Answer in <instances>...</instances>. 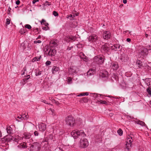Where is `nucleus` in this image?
<instances>
[{"label": "nucleus", "mask_w": 151, "mask_h": 151, "mask_svg": "<svg viewBox=\"0 0 151 151\" xmlns=\"http://www.w3.org/2000/svg\"><path fill=\"white\" fill-rule=\"evenodd\" d=\"M71 134L74 139L79 138L81 137H84L86 136L83 130L73 131L71 133Z\"/></svg>", "instance_id": "nucleus-1"}, {"label": "nucleus", "mask_w": 151, "mask_h": 151, "mask_svg": "<svg viewBox=\"0 0 151 151\" xmlns=\"http://www.w3.org/2000/svg\"><path fill=\"white\" fill-rule=\"evenodd\" d=\"M104 57L103 56H97L94 57L93 61L98 65H102L104 62Z\"/></svg>", "instance_id": "nucleus-2"}, {"label": "nucleus", "mask_w": 151, "mask_h": 151, "mask_svg": "<svg viewBox=\"0 0 151 151\" xmlns=\"http://www.w3.org/2000/svg\"><path fill=\"white\" fill-rule=\"evenodd\" d=\"M66 124L70 127L73 126L75 123V120L73 117L70 116H68L65 119Z\"/></svg>", "instance_id": "nucleus-3"}, {"label": "nucleus", "mask_w": 151, "mask_h": 151, "mask_svg": "<svg viewBox=\"0 0 151 151\" xmlns=\"http://www.w3.org/2000/svg\"><path fill=\"white\" fill-rule=\"evenodd\" d=\"M29 145H30L29 148L30 151H38L40 149L39 144L37 142L33 143V144H30Z\"/></svg>", "instance_id": "nucleus-4"}, {"label": "nucleus", "mask_w": 151, "mask_h": 151, "mask_svg": "<svg viewBox=\"0 0 151 151\" xmlns=\"http://www.w3.org/2000/svg\"><path fill=\"white\" fill-rule=\"evenodd\" d=\"M88 142L87 139H82V138H81L80 142V146L81 147L86 148L88 146Z\"/></svg>", "instance_id": "nucleus-5"}, {"label": "nucleus", "mask_w": 151, "mask_h": 151, "mask_svg": "<svg viewBox=\"0 0 151 151\" xmlns=\"http://www.w3.org/2000/svg\"><path fill=\"white\" fill-rule=\"evenodd\" d=\"M100 76L104 81L106 80L108 77V73L105 70H102L99 74Z\"/></svg>", "instance_id": "nucleus-6"}, {"label": "nucleus", "mask_w": 151, "mask_h": 151, "mask_svg": "<svg viewBox=\"0 0 151 151\" xmlns=\"http://www.w3.org/2000/svg\"><path fill=\"white\" fill-rule=\"evenodd\" d=\"M88 38L89 41L91 42H95L98 40L97 36L95 34H92L89 36Z\"/></svg>", "instance_id": "nucleus-7"}, {"label": "nucleus", "mask_w": 151, "mask_h": 151, "mask_svg": "<svg viewBox=\"0 0 151 151\" xmlns=\"http://www.w3.org/2000/svg\"><path fill=\"white\" fill-rule=\"evenodd\" d=\"M133 141L132 139H127V143L126 144V147L128 150H129L131 147V143Z\"/></svg>", "instance_id": "nucleus-8"}, {"label": "nucleus", "mask_w": 151, "mask_h": 151, "mask_svg": "<svg viewBox=\"0 0 151 151\" xmlns=\"http://www.w3.org/2000/svg\"><path fill=\"white\" fill-rule=\"evenodd\" d=\"M103 36L104 39L107 40L110 38L111 33L109 31H105L103 33Z\"/></svg>", "instance_id": "nucleus-9"}, {"label": "nucleus", "mask_w": 151, "mask_h": 151, "mask_svg": "<svg viewBox=\"0 0 151 151\" xmlns=\"http://www.w3.org/2000/svg\"><path fill=\"white\" fill-rule=\"evenodd\" d=\"M64 39L65 41L68 42L72 40L74 41L76 39V38L74 36H68L65 37Z\"/></svg>", "instance_id": "nucleus-10"}, {"label": "nucleus", "mask_w": 151, "mask_h": 151, "mask_svg": "<svg viewBox=\"0 0 151 151\" xmlns=\"http://www.w3.org/2000/svg\"><path fill=\"white\" fill-rule=\"evenodd\" d=\"M101 50L104 52H106L109 50V47H108L107 44H105L102 46L101 47Z\"/></svg>", "instance_id": "nucleus-11"}, {"label": "nucleus", "mask_w": 151, "mask_h": 151, "mask_svg": "<svg viewBox=\"0 0 151 151\" xmlns=\"http://www.w3.org/2000/svg\"><path fill=\"white\" fill-rule=\"evenodd\" d=\"M56 53V50L54 49L51 48L48 52V55L51 57L54 56Z\"/></svg>", "instance_id": "nucleus-12"}, {"label": "nucleus", "mask_w": 151, "mask_h": 151, "mask_svg": "<svg viewBox=\"0 0 151 151\" xmlns=\"http://www.w3.org/2000/svg\"><path fill=\"white\" fill-rule=\"evenodd\" d=\"M46 125L44 123H42L40 124L39 125V128L40 131H44L46 129Z\"/></svg>", "instance_id": "nucleus-13"}, {"label": "nucleus", "mask_w": 151, "mask_h": 151, "mask_svg": "<svg viewBox=\"0 0 151 151\" xmlns=\"http://www.w3.org/2000/svg\"><path fill=\"white\" fill-rule=\"evenodd\" d=\"M111 68L114 70H116L119 68V65L117 62L112 63L111 64Z\"/></svg>", "instance_id": "nucleus-14"}, {"label": "nucleus", "mask_w": 151, "mask_h": 151, "mask_svg": "<svg viewBox=\"0 0 151 151\" xmlns=\"http://www.w3.org/2000/svg\"><path fill=\"white\" fill-rule=\"evenodd\" d=\"M49 45L50 47H55L57 46L58 44L56 40H51L50 42Z\"/></svg>", "instance_id": "nucleus-15"}, {"label": "nucleus", "mask_w": 151, "mask_h": 151, "mask_svg": "<svg viewBox=\"0 0 151 151\" xmlns=\"http://www.w3.org/2000/svg\"><path fill=\"white\" fill-rule=\"evenodd\" d=\"M4 140L6 141L10 142L13 139V137L10 135H8L4 137L3 138Z\"/></svg>", "instance_id": "nucleus-16"}, {"label": "nucleus", "mask_w": 151, "mask_h": 151, "mask_svg": "<svg viewBox=\"0 0 151 151\" xmlns=\"http://www.w3.org/2000/svg\"><path fill=\"white\" fill-rule=\"evenodd\" d=\"M121 59L124 62H126L128 59L127 56L125 54H123L121 56Z\"/></svg>", "instance_id": "nucleus-17"}, {"label": "nucleus", "mask_w": 151, "mask_h": 151, "mask_svg": "<svg viewBox=\"0 0 151 151\" xmlns=\"http://www.w3.org/2000/svg\"><path fill=\"white\" fill-rule=\"evenodd\" d=\"M120 46V45L119 44H115L111 47V49L112 50H114L115 51H116L117 50V48L119 49Z\"/></svg>", "instance_id": "nucleus-18"}, {"label": "nucleus", "mask_w": 151, "mask_h": 151, "mask_svg": "<svg viewBox=\"0 0 151 151\" xmlns=\"http://www.w3.org/2000/svg\"><path fill=\"white\" fill-rule=\"evenodd\" d=\"M79 55L83 59L84 61H86L87 60L88 58L85 55L83 52H80L79 53Z\"/></svg>", "instance_id": "nucleus-19"}, {"label": "nucleus", "mask_w": 151, "mask_h": 151, "mask_svg": "<svg viewBox=\"0 0 151 151\" xmlns=\"http://www.w3.org/2000/svg\"><path fill=\"white\" fill-rule=\"evenodd\" d=\"M145 82L147 86L151 87V78H147L145 79Z\"/></svg>", "instance_id": "nucleus-20"}, {"label": "nucleus", "mask_w": 151, "mask_h": 151, "mask_svg": "<svg viewBox=\"0 0 151 151\" xmlns=\"http://www.w3.org/2000/svg\"><path fill=\"white\" fill-rule=\"evenodd\" d=\"M95 70L94 69H90L87 72V75L90 76L93 74V73L94 72Z\"/></svg>", "instance_id": "nucleus-21"}, {"label": "nucleus", "mask_w": 151, "mask_h": 151, "mask_svg": "<svg viewBox=\"0 0 151 151\" xmlns=\"http://www.w3.org/2000/svg\"><path fill=\"white\" fill-rule=\"evenodd\" d=\"M69 72L70 74H73L76 72V70L73 67H71L68 69Z\"/></svg>", "instance_id": "nucleus-22"}, {"label": "nucleus", "mask_w": 151, "mask_h": 151, "mask_svg": "<svg viewBox=\"0 0 151 151\" xmlns=\"http://www.w3.org/2000/svg\"><path fill=\"white\" fill-rule=\"evenodd\" d=\"M136 63L138 67L140 68H141L142 67L143 64L142 62L139 60H137Z\"/></svg>", "instance_id": "nucleus-23"}, {"label": "nucleus", "mask_w": 151, "mask_h": 151, "mask_svg": "<svg viewBox=\"0 0 151 151\" xmlns=\"http://www.w3.org/2000/svg\"><path fill=\"white\" fill-rule=\"evenodd\" d=\"M18 147L19 148H24L27 147V146L26 145V143L25 142H24L23 143H21L18 145Z\"/></svg>", "instance_id": "nucleus-24"}, {"label": "nucleus", "mask_w": 151, "mask_h": 151, "mask_svg": "<svg viewBox=\"0 0 151 151\" xmlns=\"http://www.w3.org/2000/svg\"><path fill=\"white\" fill-rule=\"evenodd\" d=\"M6 130L8 133L9 134H11L12 133V129L10 126H9L8 127L7 126V127Z\"/></svg>", "instance_id": "nucleus-25"}, {"label": "nucleus", "mask_w": 151, "mask_h": 151, "mask_svg": "<svg viewBox=\"0 0 151 151\" xmlns=\"http://www.w3.org/2000/svg\"><path fill=\"white\" fill-rule=\"evenodd\" d=\"M136 122L137 124H139L142 126H145L146 125V124L144 122L142 121H141L139 120H138L136 121Z\"/></svg>", "instance_id": "nucleus-26"}, {"label": "nucleus", "mask_w": 151, "mask_h": 151, "mask_svg": "<svg viewBox=\"0 0 151 151\" xmlns=\"http://www.w3.org/2000/svg\"><path fill=\"white\" fill-rule=\"evenodd\" d=\"M148 53V51L146 49H144L141 51V54L144 56L147 55Z\"/></svg>", "instance_id": "nucleus-27"}, {"label": "nucleus", "mask_w": 151, "mask_h": 151, "mask_svg": "<svg viewBox=\"0 0 151 151\" xmlns=\"http://www.w3.org/2000/svg\"><path fill=\"white\" fill-rule=\"evenodd\" d=\"M59 69V68L58 67L54 66L52 68V72L53 73H55Z\"/></svg>", "instance_id": "nucleus-28"}, {"label": "nucleus", "mask_w": 151, "mask_h": 151, "mask_svg": "<svg viewBox=\"0 0 151 151\" xmlns=\"http://www.w3.org/2000/svg\"><path fill=\"white\" fill-rule=\"evenodd\" d=\"M41 57V56H40L39 57H35V58H34L32 60V62H34L35 61H39L40 60Z\"/></svg>", "instance_id": "nucleus-29"}, {"label": "nucleus", "mask_w": 151, "mask_h": 151, "mask_svg": "<svg viewBox=\"0 0 151 151\" xmlns=\"http://www.w3.org/2000/svg\"><path fill=\"white\" fill-rule=\"evenodd\" d=\"M35 75L36 76H38L40 75L41 73V71H40L39 69H36L35 70Z\"/></svg>", "instance_id": "nucleus-30"}, {"label": "nucleus", "mask_w": 151, "mask_h": 151, "mask_svg": "<svg viewBox=\"0 0 151 151\" xmlns=\"http://www.w3.org/2000/svg\"><path fill=\"white\" fill-rule=\"evenodd\" d=\"M88 101V99H87V97H83L80 101V102H87Z\"/></svg>", "instance_id": "nucleus-31"}, {"label": "nucleus", "mask_w": 151, "mask_h": 151, "mask_svg": "<svg viewBox=\"0 0 151 151\" xmlns=\"http://www.w3.org/2000/svg\"><path fill=\"white\" fill-rule=\"evenodd\" d=\"M99 103H100V104H107V102L106 101H103L101 100H100V101H97V103L99 104Z\"/></svg>", "instance_id": "nucleus-32"}, {"label": "nucleus", "mask_w": 151, "mask_h": 151, "mask_svg": "<svg viewBox=\"0 0 151 151\" xmlns=\"http://www.w3.org/2000/svg\"><path fill=\"white\" fill-rule=\"evenodd\" d=\"M146 90L148 94L150 96L151 95V88L149 87Z\"/></svg>", "instance_id": "nucleus-33"}, {"label": "nucleus", "mask_w": 151, "mask_h": 151, "mask_svg": "<svg viewBox=\"0 0 151 151\" xmlns=\"http://www.w3.org/2000/svg\"><path fill=\"white\" fill-rule=\"evenodd\" d=\"M117 132L119 134L120 136L122 135L123 134V131L121 129H119L117 130Z\"/></svg>", "instance_id": "nucleus-34"}, {"label": "nucleus", "mask_w": 151, "mask_h": 151, "mask_svg": "<svg viewBox=\"0 0 151 151\" xmlns=\"http://www.w3.org/2000/svg\"><path fill=\"white\" fill-rule=\"evenodd\" d=\"M27 114H28V113H27ZM21 116H22V119H27L28 116V115H26L25 114H23Z\"/></svg>", "instance_id": "nucleus-35"}, {"label": "nucleus", "mask_w": 151, "mask_h": 151, "mask_svg": "<svg viewBox=\"0 0 151 151\" xmlns=\"http://www.w3.org/2000/svg\"><path fill=\"white\" fill-rule=\"evenodd\" d=\"M26 32V30L24 29H20L19 32L21 34H24Z\"/></svg>", "instance_id": "nucleus-36"}, {"label": "nucleus", "mask_w": 151, "mask_h": 151, "mask_svg": "<svg viewBox=\"0 0 151 151\" xmlns=\"http://www.w3.org/2000/svg\"><path fill=\"white\" fill-rule=\"evenodd\" d=\"M17 119L16 120L18 122H20L21 120H22V116H17Z\"/></svg>", "instance_id": "nucleus-37"}, {"label": "nucleus", "mask_w": 151, "mask_h": 151, "mask_svg": "<svg viewBox=\"0 0 151 151\" xmlns=\"http://www.w3.org/2000/svg\"><path fill=\"white\" fill-rule=\"evenodd\" d=\"M93 94L94 95H93V96L96 97V98H98L99 96L100 97H101V96H102V95L99 94L98 93H94Z\"/></svg>", "instance_id": "nucleus-38"}, {"label": "nucleus", "mask_w": 151, "mask_h": 151, "mask_svg": "<svg viewBox=\"0 0 151 151\" xmlns=\"http://www.w3.org/2000/svg\"><path fill=\"white\" fill-rule=\"evenodd\" d=\"M51 2H49L47 1H46L44 4V5L45 6H47L51 5Z\"/></svg>", "instance_id": "nucleus-39"}, {"label": "nucleus", "mask_w": 151, "mask_h": 151, "mask_svg": "<svg viewBox=\"0 0 151 151\" xmlns=\"http://www.w3.org/2000/svg\"><path fill=\"white\" fill-rule=\"evenodd\" d=\"M23 138H24V139H27L28 138V135L26 133L24 134V136H23Z\"/></svg>", "instance_id": "nucleus-40"}, {"label": "nucleus", "mask_w": 151, "mask_h": 151, "mask_svg": "<svg viewBox=\"0 0 151 151\" xmlns=\"http://www.w3.org/2000/svg\"><path fill=\"white\" fill-rule=\"evenodd\" d=\"M10 23V19L7 18L6 19V25H8Z\"/></svg>", "instance_id": "nucleus-41"}, {"label": "nucleus", "mask_w": 151, "mask_h": 151, "mask_svg": "<svg viewBox=\"0 0 151 151\" xmlns=\"http://www.w3.org/2000/svg\"><path fill=\"white\" fill-rule=\"evenodd\" d=\"M51 62L50 61L47 60L45 63V65L46 66H48L51 64Z\"/></svg>", "instance_id": "nucleus-42"}, {"label": "nucleus", "mask_w": 151, "mask_h": 151, "mask_svg": "<svg viewBox=\"0 0 151 151\" xmlns=\"http://www.w3.org/2000/svg\"><path fill=\"white\" fill-rule=\"evenodd\" d=\"M42 29H43V30L45 31L49 29V28L48 27V26L43 27L42 28Z\"/></svg>", "instance_id": "nucleus-43"}, {"label": "nucleus", "mask_w": 151, "mask_h": 151, "mask_svg": "<svg viewBox=\"0 0 151 151\" xmlns=\"http://www.w3.org/2000/svg\"><path fill=\"white\" fill-rule=\"evenodd\" d=\"M53 14L55 17L58 16V13L56 11H54L53 12Z\"/></svg>", "instance_id": "nucleus-44"}, {"label": "nucleus", "mask_w": 151, "mask_h": 151, "mask_svg": "<svg viewBox=\"0 0 151 151\" xmlns=\"http://www.w3.org/2000/svg\"><path fill=\"white\" fill-rule=\"evenodd\" d=\"M29 125L32 128H35V125L34 124H32L31 122H29Z\"/></svg>", "instance_id": "nucleus-45"}, {"label": "nucleus", "mask_w": 151, "mask_h": 151, "mask_svg": "<svg viewBox=\"0 0 151 151\" xmlns=\"http://www.w3.org/2000/svg\"><path fill=\"white\" fill-rule=\"evenodd\" d=\"M28 79V78H24L23 79V81L25 83L27 82V80Z\"/></svg>", "instance_id": "nucleus-46"}, {"label": "nucleus", "mask_w": 151, "mask_h": 151, "mask_svg": "<svg viewBox=\"0 0 151 151\" xmlns=\"http://www.w3.org/2000/svg\"><path fill=\"white\" fill-rule=\"evenodd\" d=\"M72 79L70 78H68V83L70 84L72 83Z\"/></svg>", "instance_id": "nucleus-47"}, {"label": "nucleus", "mask_w": 151, "mask_h": 151, "mask_svg": "<svg viewBox=\"0 0 151 151\" xmlns=\"http://www.w3.org/2000/svg\"><path fill=\"white\" fill-rule=\"evenodd\" d=\"M23 70L24 71H23V73H22V76H24L25 77V71L26 70V69L25 68H23Z\"/></svg>", "instance_id": "nucleus-48"}, {"label": "nucleus", "mask_w": 151, "mask_h": 151, "mask_svg": "<svg viewBox=\"0 0 151 151\" xmlns=\"http://www.w3.org/2000/svg\"><path fill=\"white\" fill-rule=\"evenodd\" d=\"M11 8L9 6L8 9V12H7L8 14H10V11H11Z\"/></svg>", "instance_id": "nucleus-49"}, {"label": "nucleus", "mask_w": 151, "mask_h": 151, "mask_svg": "<svg viewBox=\"0 0 151 151\" xmlns=\"http://www.w3.org/2000/svg\"><path fill=\"white\" fill-rule=\"evenodd\" d=\"M34 133V135L35 136H37L38 135V134H39L38 132H37V131H35Z\"/></svg>", "instance_id": "nucleus-50"}, {"label": "nucleus", "mask_w": 151, "mask_h": 151, "mask_svg": "<svg viewBox=\"0 0 151 151\" xmlns=\"http://www.w3.org/2000/svg\"><path fill=\"white\" fill-rule=\"evenodd\" d=\"M41 42V41L40 40L35 41H34V43H40Z\"/></svg>", "instance_id": "nucleus-51"}, {"label": "nucleus", "mask_w": 151, "mask_h": 151, "mask_svg": "<svg viewBox=\"0 0 151 151\" xmlns=\"http://www.w3.org/2000/svg\"><path fill=\"white\" fill-rule=\"evenodd\" d=\"M41 101L47 104H49L48 103L46 100H42Z\"/></svg>", "instance_id": "nucleus-52"}, {"label": "nucleus", "mask_w": 151, "mask_h": 151, "mask_svg": "<svg viewBox=\"0 0 151 151\" xmlns=\"http://www.w3.org/2000/svg\"><path fill=\"white\" fill-rule=\"evenodd\" d=\"M84 96V93H81L80 94H79L78 95H77V96Z\"/></svg>", "instance_id": "nucleus-53"}, {"label": "nucleus", "mask_w": 151, "mask_h": 151, "mask_svg": "<svg viewBox=\"0 0 151 151\" xmlns=\"http://www.w3.org/2000/svg\"><path fill=\"white\" fill-rule=\"evenodd\" d=\"M20 3V1L19 0H18L16 1V4L17 5L19 4Z\"/></svg>", "instance_id": "nucleus-54"}, {"label": "nucleus", "mask_w": 151, "mask_h": 151, "mask_svg": "<svg viewBox=\"0 0 151 151\" xmlns=\"http://www.w3.org/2000/svg\"><path fill=\"white\" fill-rule=\"evenodd\" d=\"M72 17V15L71 14H70L69 15H67V18H70Z\"/></svg>", "instance_id": "nucleus-55"}, {"label": "nucleus", "mask_w": 151, "mask_h": 151, "mask_svg": "<svg viewBox=\"0 0 151 151\" xmlns=\"http://www.w3.org/2000/svg\"><path fill=\"white\" fill-rule=\"evenodd\" d=\"M39 0H33L32 1V3L33 4H35L36 2L38 1Z\"/></svg>", "instance_id": "nucleus-56"}, {"label": "nucleus", "mask_w": 151, "mask_h": 151, "mask_svg": "<svg viewBox=\"0 0 151 151\" xmlns=\"http://www.w3.org/2000/svg\"><path fill=\"white\" fill-rule=\"evenodd\" d=\"M132 137H131L130 136V135H128L127 136V139H132Z\"/></svg>", "instance_id": "nucleus-57"}, {"label": "nucleus", "mask_w": 151, "mask_h": 151, "mask_svg": "<svg viewBox=\"0 0 151 151\" xmlns=\"http://www.w3.org/2000/svg\"><path fill=\"white\" fill-rule=\"evenodd\" d=\"M45 22V20L44 19H42V21L40 22L41 23V24H42V23H44V22Z\"/></svg>", "instance_id": "nucleus-58"}, {"label": "nucleus", "mask_w": 151, "mask_h": 151, "mask_svg": "<svg viewBox=\"0 0 151 151\" xmlns=\"http://www.w3.org/2000/svg\"><path fill=\"white\" fill-rule=\"evenodd\" d=\"M73 48V47H68L67 49V50H71V49L72 48Z\"/></svg>", "instance_id": "nucleus-59"}, {"label": "nucleus", "mask_w": 151, "mask_h": 151, "mask_svg": "<svg viewBox=\"0 0 151 151\" xmlns=\"http://www.w3.org/2000/svg\"><path fill=\"white\" fill-rule=\"evenodd\" d=\"M54 101H55V103L57 105H58L59 104V103L58 101H56L55 100H54Z\"/></svg>", "instance_id": "nucleus-60"}, {"label": "nucleus", "mask_w": 151, "mask_h": 151, "mask_svg": "<svg viewBox=\"0 0 151 151\" xmlns=\"http://www.w3.org/2000/svg\"><path fill=\"white\" fill-rule=\"evenodd\" d=\"M84 96H85V95L87 96L88 95V92H86V93H84Z\"/></svg>", "instance_id": "nucleus-61"}, {"label": "nucleus", "mask_w": 151, "mask_h": 151, "mask_svg": "<svg viewBox=\"0 0 151 151\" xmlns=\"http://www.w3.org/2000/svg\"><path fill=\"white\" fill-rule=\"evenodd\" d=\"M123 3L124 4H126L127 3V0H123Z\"/></svg>", "instance_id": "nucleus-62"}, {"label": "nucleus", "mask_w": 151, "mask_h": 151, "mask_svg": "<svg viewBox=\"0 0 151 151\" xmlns=\"http://www.w3.org/2000/svg\"><path fill=\"white\" fill-rule=\"evenodd\" d=\"M127 41L128 42H129L131 41V39L129 38H128L127 39Z\"/></svg>", "instance_id": "nucleus-63"}, {"label": "nucleus", "mask_w": 151, "mask_h": 151, "mask_svg": "<svg viewBox=\"0 0 151 151\" xmlns=\"http://www.w3.org/2000/svg\"><path fill=\"white\" fill-rule=\"evenodd\" d=\"M25 27L26 28L28 29V24H27L25 25Z\"/></svg>", "instance_id": "nucleus-64"}]
</instances>
